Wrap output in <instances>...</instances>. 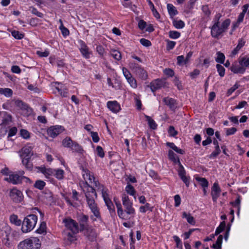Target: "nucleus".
<instances>
[{
    "mask_svg": "<svg viewBox=\"0 0 249 249\" xmlns=\"http://www.w3.org/2000/svg\"><path fill=\"white\" fill-rule=\"evenodd\" d=\"M82 162V161H81V174L85 183H83V185L80 184V186L85 194L88 207L95 217L100 218V209L95 200L97 197V194L93 187L88 184V181L91 183L93 180V182L96 187L100 186V183L98 181L95 180L94 177L91 174L89 169L87 168L88 163L84 160L83 162Z\"/></svg>",
    "mask_w": 249,
    "mask_h": 249,
    "instance_id": "nucleus-1",
    "label": "nucleus"
},
{
    "mask_svg": "<svg viewBox=\"0 0 249 249\" xmlns=\"http://www.w3.org/2000/svg\"><path fill=\"white\" fill-rule=\"evenodd\" d=\"M65 226L69 231L67 233V237L65 239L70 244L77 240V233L78 232V225L77 223L71 218H65L63 220Z\"/></svg>",
    "mask_w": 249,
    "mask_h": 249,
    "instance_id": "nucleus-2",
    "label": "nucleus"
},
{
    "mask_svg": "<svg viewBox=\"0 0 249 249\" xmlns=\"http://www.w3.org/2000/svg\"><path fill=\"white\" fill-rule=\"evenodd\" d=\"M231 23L230 19H225L220 25V24H213L211 27V35L212 37L218 38L222 34L226 31Z\"/></svg>",
    "mask_w": 249,
    "mask_h": 249,
    "instance_id": "nucleus-3",
    "label": "nucleus"
},
{
    "mask_svg": "<svg viewBox=\"0 0 249 249\" xmlns=\"http://www.w3.org/2000/svg\"><path fill=\"white\" fill-rule=\"evenodd\" d=\"M37 221V217L35 214H29L24 218L21 230L23 232L31 231L35 227Z\"/></svg>",
    "mask_w": 249,
    "mask_h": 249,
    "instance_id": "nucleus-4",
    "label": "nucleus"
},
{
    "mask_svg": "<svg viewBox=\"0 0 249 249\" xmlns=\"http://www.w3.org/2000/svg\"><path fill=\"white\" fill-rule=\"evenodd\" d=\"M123 205L124 207V212L126 214V216L127 217L128 220L131 219V217H134L135 214V210L133 207V203L129 199V197L126 195H124L122 196Z\"/></svg>",
    "mask_w": 249,
    "mask_h": 249,
    "instance_id": "nucleus-5",
    "label": "nucleus"
},
{
    "mask_svg": "<svg viewBox=\"0 0 249 249\" xmlns=\"http://www.w3.org/2000/svg\"><path fill=\"white\" fill-rule=\"evenodd\" d=\"M130 68L141 79L145 80L147 79L148 75L146 71L140 66L138 64L131 62L129 64Z\"/></svg>",
    "mask_w": 249,
    "mask_h": 249,
    "instance_id": "nucleus-6",
    "label": "nucleus"
},
{
    "mask_svg": "<svg viewBox=\"0 0 249 249\" xmlns=\"http://www.w3.org/2000/svg\"><path fill=\"white\" fill-rule=\"evenodd\" d=\"M100 188H101L102 197H103L104 200L107 207V209L111 214H115V207L112 202L109 198L108 194L107 193L103 186H100L98 189H99Z\"/></svg>",
    "mask_w": 249,
    "mask_h": 249,
    "instance_id": "nucleus-7",
    "label": "nucleus"
},
{
    "mask_svg": "<svg viewBox=\"0 0 249 249\" xmlns=\"http://www.w3.org/2000/svg\"><path fill=\"white\" fill-rule=\"evenodd\" d=\"M39 245L36 243V241L26 239L21 242L18 245V249H39Z\"/></svg>",
    "mask_w": 249,
    "mask_h": 249,
    "instance_id": "nucleus-8",
    "label": "nucleus"
},
{
    "mask_svg": "<svg viewBox=\"0 0 249 249\" xmlns=\"http://www.w3.org/2000/svg\"><path fill=\"white\" fill-rule=\"evenodd\" d=\"M23 179L29 180V178L17 174H12L8 177L5 178L4 180L13 184L21 183Z\"/></svg>",
    "mask_w": 249,
    "mask_h": 249,
    "instance_id": "nucleus-9",
    "label": "nucleus"
},
{
    "mask_svg": "<svg viewBox=\"0 0 249 249\" xmlns=\"http://www.w3.org/2000/svg\"><path fill=\"white\" fill-rule=\"evenodd\" d=\"M9 196L11 199L16 203L20 202L23 200L22 193L16 188H13L10 191Z\"/></svg>",
    "mask_w": 249,
    "mask_h": 249,
    "instance_id": "nucleus-10",
    "label": "nucleus"
},
{
    "mask_svg": "<svg viewBox=\"0 0 249 249\" xmlns=\"http://www.w3.org/2000/svg\"><path fill=\"white\" fill-rule=\"evenodd\" d=\"M84 235L90 241H93L96 239L97 234L92 226L89 227L81 231Z\"/></svg>",
    "mask_w": 249,
    "mask_h": 249,
    "instance_id": "nucleus-11",
    "label": "nucleus"
},
{
    "mask_svg": "<svg viewBox=\"0 0 249 249\" xmlns=\"http://www.w3.org/2000/svg\"><path fill=\"white\" fill-rule=\"evenodd\" d=\"M165 81L164 80L157 79L151 82L149 87L153 92L165 86Z\"/></svg>",
    "mask_w": 249,
    "mask_h": 249,
    "instance_id": "nucleus-12",
    "label": "nucleus"
},
{
    "mask_svg": "<svg viewBox=\"0 0 249 249\" xmlns=\"http://www.w3.org/2000/svg\"><path fill=\"white\" fill-rule=\"evenodd\" d=\"M63 129L61 126H54L50 127L47 130L48 135L53 138L62 132Z\"/></svg>",
    "mask_w": 249,
    "mask_h": 249,
    "instance_id": "nucleus-13",
    "label": "nucleus"
},
{
    "mask_svg": "<svg viewBox=\"0 0 249 249\" xmlns=\"http://www.w3.org/2000/svg\"><path fill=\"white\" fill-rule=\"evenodd\" d=\"M81 48L79 49L82 56L86 59H89L92 53L89 47L82 40L80 41Z\"/></svg>",
    "mask_w": 249,
    "mask_h": 249,
    "instance_id": "nucleus-14",
    "label": "nucleus"
},
{
    "mask_svg": "<svg viewBox=\"0 0 249 249\" xmlns=\"http://www.w3.org/2000/svg\"><path fill=\"white\" fill-rule=\"evenodd\" d=\"M88 219L89 216L87 215H84L82 214L80 216V220L79 221V231H81L90 226L88 224Z\"/></svg>",
    "mask_w": 249,
    "mask_h": 249,
    "instance_id": "nucleus-15",
    "label": "nucleus"
},
{
    "mask_svg": "<svg viewBox=\"0 0 249 249\" xmlns=\"http://www.w3.org/2000/svg\"><path fill=\"white\" fill-rule=\"evenodd\" d=\"M178 174L182 181L185 184L187 187H189L190 184V177L186 176V172L182 166L180 165L178 169Z\"/></svg>",
    "mask_w": 249,
    "mask_h": 249,
    "instance_id": "nucleus-16",
    "label": "nucleus"
},
{
    "mask_svg": "<svg viewBox=\"0 0 249 249\" xmlns=\"http://www.w3.org/2000/svg\"><path fill=\"white\" fill-rule=\"evenodd\" d=\"M231 71L234 73H244L246 71V68L241 66L237 61H234L230 67Z\"/></svg>",
    "mask_w": 249,
    "mask_h": 249,
    "instance_id": "nucleus-17",
    "label": "nucleus"
},
{
    "mask_svg": "<svg viewBox=\"0 0 249 249\" xmlns=\"http://www.w3.org/2000/svg\"><path fill=\"white\" fill-rule=\"evenodd\" d=\"M221 189L218 185V183L214 182L212 188L211 195L213 202H216L217 198L219 197Z\"/></svg>",
    "mask_w": 249,
    "mask_h": 249,
    "instance_id": "nucleus-18",
    "label": "nucleus"
},
{
    "mask_svg": "<svg viewBox=\"0 0 249 249\" xmlns=\"http://www.w3.org/2000/svg\"><path fill=\"white\" fill-rule=\"evenodd\" d=\"M22 154L21 157L23 159L31 158L33 156V151L32 146L26 145L22 148Z\"/></svg>",
    "mask_w": 249,
    "mask_h": 249,
    "instance_id": "nucleus-19",
    "label": "nucleus"
},
{
    "mask_svg": "<svg viewBox=\"0 0 249 249\" xmlns=\"http://www.w3.org/2000/svg\"><path fill=\"white\" fill-rule=\"evenodd\" d=\"M63 145L64 147H69L72 150L76 151L77 145L76 143H73L70 138L67 137L62 141Z\"/></svg>",
    "mask_w": 249,
    "mask_h": 249,
    "instance_id": "nucleus-20",
    "label": "nucleus"
},
{
    "mask_svg": "<svg viewBox=\"0 0 249 249\" xmlns=\"http://www.w3.org/2000/svg\"><path fill=\"white\" fill-rule=\"evenodd\" d=\"M15 103L16 106L19 107L21 110L26 111V112L29 114H31L32 109L26 104L19 100L15 101Z\"/></svg>",
    "mask_w": 249,
    "mask_h": 249,
    "instance_id": "nucleus-21",
    "label": "nucleus"
},
{
    "mask_svg": "<svg viewBox=\"0 0 249 249\" xmlns=\"http://www.w3.org/2000/svg\"><path fill=\"white\" fill-rule=\"evenodd\" d=\"M107 107L113 112L116 113L121 109L120 106L116 101H108L107 103Z\"/></svg>",
    "mask_w": 249,
    "mask_h": 249,
    "instance_id": "nucleus-22",
    "label": "nucleus"
},
{
    "mask_svg": "<svg viewBox=\"0 0 249 249\" xmlns=\"http://www.w3.org/2000/svg\"><path fill=\"white\" fill-rule=\"evenodd\" d=\"M163 101L165 105L168 106L172 110H175L177 107L176 101L171 98L165 97L164 98Z\"/></svg>",
    "mask_w": 249,
    "mask_h": 249,
    "instance_id": "nucleus-23",
    "label": "nucleus"
},
{
    "mask_svg": "<svg viewBox=\"0 0 249 249\" xmlns=\"http://www.w3.org/2000/svg\"><path fill=\"white\" fill-rule=\"evenodd\" d=\"M116 205V207L117 209V213L119 216V217L124 220H128V218L127 216H126V214L124 212V210H123L121 204L119 201L116 202L115 203Z\"/></svg>",
    "mask_w": 249,
    "mask_h": 249,
    "instance_id": "nucleus-24",
    "label": "nucleus"
},
{
    "mask_svg": "<svg viewBox=\"0 0 249 249\" xmlns=\"http://www.w3.org/2000/svg\"><path fill=\"white\" fill-rule=\"evenodd\" d=\"M168 157L169 159L173 161L174 162L178 163L179 167H180V165L181 164L180 163L179 160L173 151L169 150Z\"/></svg>",
    "mask_w": 249,
    "mask_h": 249,
    "instance_id": "nucleus-25",
    "label": "nucleus"
},
{
    "mask_svg": "<svg viewBox=\"0 0 249 249\" xmlns=\"http://www.w3.org/2000/svg\"><path fill=\"white\" fill-rule=\"evenodd\" d=\"M238 62L241 67L246 68L249 66V57H243L239 58Z\"/></svg>",
    "mask_w": 249,
    "mask_h": 249,
    "instance_id": "nucleus-26",
    "label": "nucleus"
},
{
    "mask_svg": "<svg viewBox=\"0 0 249 249\" xmlns=\"http://www.w3.org/2000/svg\"><path fill=\"white\" fill-rule=\"evenodd\" d=\"M10 222L16 226H20L21 223V221L18 218V217L16 214H12L10 217Z\"/></svg>",
    "mask_w": 249,
    "mask_h": 249,
    "instance_id": "nucleus-27",
    "label": "nucleus"
},
{
    "mask_svg": "<svg viewBox=\"0 0 249 249\" xmlns=\"http://www.w3.org/2000/svg\"><path fill=\"white\" fill-rule=\"evenodd\" d=\"M183 218H186L187 222L191 225H194L196 223L194 218L190 214H187L186 212H183L182 213Z\"/></svg>",
    "mask_w": 249,
    "mask_h": 249,
    "instance_id": "nucleus-28",
    "label": "nucleus"
},
{
    "mask_svg": "<svg viewBox=\"0 0 249 249\" xmlns=\"http://www.w3.org/2000/svg\"><path fill=\"white\" fill-rule=\"evenodd\" d=\"M196 179L199 183L200 185L203 188H207L208 186V181L204 178L196 177Z\"/></svg>",
    "mask_w": 249,
    "mask_h": 249,
    "instance_id": "nucleus-29",
    "label": "nucleus"
},
{
    "mask_svg": "<svg viewBox=\"0 0 249 249\" xmlns=\"http://www.w3.org/2000/svg\"><path fill=\"white\" fill-rule=\"evenodd\" d=\"M0 94H3L6 97H11L12 95L13 91L12 89L8 88H0Z\"/></svg>",
    "mask_w": 249,
    "mask_h": 249,
    "instance_id": "nucleus-30",
    "label": "nucleus"
},
{
    "mask_svg": "<svg viewBox=\"0 0 249 249\" xmlns=\"http://www.w3.org/2000/svg\"><path fill=\"white\" fill-rule=\"evenodd\" d=\"M12 121V116L11 115L7 114V112L4 113V117L2 120V122L1 124L6 125H8L10 122Z\"/></svg>",
    "mask_w": 249,
    "mask_h": 249,
    "instance_id": "nucleus-31",
    "label": "nucleus"
},
{
    "mask_svg": "<svg viewBox=\"0 0 249 249\" xmlns=\"http://www.w3.org/2000/svg\"><path fill=\"white\" fill-rule=\"evenodd\" d=\"M111 56L116 60L119 61L121 59L122 55L121 53L116 50H111L110 51Z\"/></svg>",
    "mask_w": 249,
    "mask_h": 249,
    "instance_id": "nucleus-32",
    "label": "nucleus"
},
{
    "mask_svg": "<svg viewBox=\"0 0 249 249\" xmlns=\"http://www.w3.org/2000/svg\"><path fill=\"white\" fill-rule=\"evenodd\" d=\"M145 118L150 127L151 129H155L157 126L155 122L149 116H145Z\"/></svg>",
    "mask_w": 249,
    "mask_h": 249,
    "instance_id": "nucleus-33",
    "label": "nucleus"
},
{
    "mask_svg": "<svg viewBox=\"0 0 249 249\" xmlns=\"http://www.w3.org/2000/svg\"><path fill=\"white\" fill-rule=\"evenodd\" d=\"M167 9L170 16H174L177 14L176 8L171 4H167Z\"/></svg>",
    "mask_w": 249,
    "mask_h": 249,
    "instance_id": "nucleus-34",
    "label": "nucleus"
},
{
    "mask_svg": "<svg viewBox=\"0 0 249 249\" xmlns=\"http://www.w3.org/2000/svg\"><path fill=\"white\" fill-rule=\"evenodd\" d=\"M173 23L174 27L177 29L183 28L185 26L184 22L181 20H175L173 21Z\"/></svg>",
    "mask_w": 249,
    "mask_h": 249,
    "instance_id": "nucleus-35",
    "label": "nucleus"
},
{
    "mask_svg": "<svg viewBox=\"0 0 249 249\" xmlns=\"http://www.w3.org/2000/svg\"><path fill=\"white\" fill-rule=\"evenodd\" d=\"M45 184L46 183L44 181L41 180H37L34 184V187L39 190H42L45 186Z\"/></svg>",
    "mask_w": 249,
    "mask_h": 249,
    "instance_id": "nucleus-36",
    "label": "nucleus"
},
{
    "mask_svg": "<svg viewBox=\"0 0 249 249\" xmlns=\"http://www.w3.org/2000/svg\"><path fill=\"white\" fill-rule=\"evenodd\" d=\"M217 57L215 59V61L216 62L220 63L221 64L224 63V60H225V55L224 54L220 52H218L217 53Z\"/></svg>",
    "mask_w": 249,
    "mask_h": 249,
    "instance_id": "nucleus-37",
    "label": "nucleus"
},
{
    "mask_svg": "<svg viewBox=\"0 0 249 249\" xmlns=\"http://www.w3.org/2000/svg\"><path fill=\"white\" fill-rule=\"evenodd\" d=\"M226 223L224 221L221 222L219 226L217 228L215 232V235H217L221 233L225 228Z\"/></svg>",
    "mask_w": 249,
    "mask_h": 249,
    "instance_id": "nucleus-38",
    "label": "nucleus"
},
{
    "mask_svg": "<svg viewBox=\"0 0 249 249\" xmlns=\"http://www.w3.org/2000/svg\"><path fill=\"white\" fill-rule=\"evenodd\" d=\"M30 160L31 158L22 159V163L29 169H31L33 167V164Z\"/></svg>",
    "mask_w": 249,
    "mask_h": 249,
    "instance_id": "nucleus-39",
    "label": "nucleus"
},
{
    "mask_svg": "<svg viewBox=\"0 0 249 249\" xmlns=\"http://www.w3.org/2000/svg\"><path fill=\"white\" fill-rule=\"evenodd\" d=\"M216 67L217 68V71L219 73V75L221 77H223L225 75V69L224 68V67L220 64H217L216 65Z\"/></svg>",
    "mask_w": 249,
    "mask_h": 249,
    "instance_id": "nucleus-40",
    "label": "nucleus"
},
{
    "mask_svg": "<svg viewBox=\"0 0 249 249\" xmlns=\"http://www.w3.org/2000/svg\"><path fill=\"white\" fill-rule=\"evenodd\" d=\"M11 34L12 36L17 39H21L24 37V35L18 31H13Z\"/></svg>",
    "mask_w": 249,
    "mask_h": 249,
    "instance_id": "nucleus-41",
    "label": "nucleus"
},
{
    "mask_svg": "<svg viewBox=\"0 0 249 249\" xmlns=\"http://www.w3.org/2000/svg\"><path fill=\"white\" fill-rule=\"evenodd\" d=\"M46 225L45 222L41 223L39 228L36 230L38 233H43L46 232Z\"/></svg>",
    "mask_w": 249,
    "mask_h": 249,
    "instance_id": "nucleus-42",
    "label": "nucleus"
},
{
    "mask_svg": "<svg viewBox=\"0 0 249 249\" xmlns=\"http://www.w3.org/2000/svg\"><path fill=\"white\" fill-rule=\"evenodd\" d=\"M127 81L129 83V84H130V86L132 88H133L134 89H136L137 87V81L135 80V79L134 77H133L132 76H131L130 78H128L127 80Z\"/></svg>",
    "mask_w": 249,
    "mask_h": 249,
    "instance_id": "nucleus-43",
    "label": "nucleus"
},
{
    "mask_svg": "<svg viewBox=\"0 0 249 249\" xmlns=\"http://www.w3.org/2000/svg\"><path fill=\"white\" fill-rule=\"evenodd\" d=\"M125 191L131 196H134L135 194V189L131 185H127L125 188Z\"/></svg>",
    "mask_w": 249,
    "mask_h": 249,
    "instance_id": "nucleus-44",
    "label": "nucleus"
},
{
    "mask_svg": "<svg viewBox=\"0 0 249 249\" xmlns=\"http://www.w3.org/2000/svg\"><path fill=\"white\" fill-rule=\"evenodd\" d=\"M169 36L171 38L176 39L180 36V34L178 31H171L169 32Z\"/></svg>",
    "mask_w": 249,
    "mask_h": 249,
    "instance_id": "nucleus-45",
    "label": "nucleus"
},
{
    "mask_svg": "<svg viewBox=\"0 0 249 249\" xmlns=\"http://www.w3.org/2000/svg\"><path fill=\"white\" fill-rule=\"evenodd\" d=\"M223 240V236L222 235H220L217 239L216 243L213 245V248H215V247H217L219 248H221V244Z\"/></svg>",
    "mask_w": 249,
    "mask_h": 249,
    "instance_id": "nucleus-46",
    "label": "nucleus"
},
{
    "mask_svg": "<svg viewBox=\"0 0 249 249\" xmlns=\"http://www.w3.org/2000/svg\"><path fill=\"white\" fill-rule=\"evenodd\" d=\"M220 151L219 147L217 146L215 147V150L209 156V158L210 159H213L216 157L220 154Z\"/></svg>",
    "mask_w": 249,
    "mask_h": 249,
    "instance_id": "nucleus-47",
    "label": "nucleus"
},
{
    "mask_svg": "<svg viewBox=\"0 0 249 249\" xmlns=\"http://www.w3.org/2000/svg\"><path fill=\"white\" fill-rule=\"evenodd\" d=\"M240 202H241L240 198L239 196H238L237 197V198L235 200L234 202H231V204H232V205L233 207H237L238 208V212H237L238 214H239V211H240L239 205H240Z\"/></svg>",
    "mask_w": 249,
    "mask_h": 249,
    "instance_id": "nucleus-48",
    "label": "nucleus"
},
{
    "mask_svg": "<svg viewBox=\"0 0 249 249\" xmlns=\"http://www.w3.org/2000/svg\"><path fill=\"white\" fill-rule=\"evenodd\" d=\"M90 136L92 137V140L94 142H97L99 141V137L97 132L90 131Z\"/></svg>",
    "mask_w": 249,
    "mask_h": 249,
    "instance_id": "nucleus-49",
    "label": "nucleus"
},
{
    "mask_svg": "<svg viewBox=\"0 0 249 249\" xmlns=\"http://www.w3.org/2000/svg\"><path fill=\"white\" fill-rule=\"evenodd\" d=\"M148 210L152 211L150 208V204L149 203H146L145 205L142 206L140 207V211L141 213H145Z\"/></svg>",
    "mask_w": 249,
    "mask_h": 249,
    "instance_id": "nucleus-50",
    "label": "nucleus"
},
{
    "mask_svg": "<svg viewBox=\"0 0 249 249\" xmlns=\"http://www.w3.org/2000/svg\"><path fill=\"white\" fill-rule=\"evenodd\" d=\"M173 238L176 243L177 248H179V249H182V243H181V241L180 239H179V238L178 236L175 235L173 236Z\"/></svg>",
    "mask_w": 249,
    "mask_h": 249,
    "instance_id": "nucleus-51",
    "label": "nucleus"
},
{
    "mask_svg": "<svg viewBox=\"0 0 249 249\" xmlns=\"http://www.w3.org/2000/svg\"><path fill=\"white\" fill-rule=\"evenodd\" d=\"M96 51L98 54L102 57H103L106 53L104 48L101 45L97 46Z\"/></svg>",
    "mask_w": 249,
    "mask_h": 249,
    "instance_id": "nucleus-52",
    "label": "nucleus"
},
{
    "mask_svg": "<svg viewBox=\"0 0 249 249\" xmlns=\"http://www.w3.org/2000/svg\"><path fill=\"white\" fill-rule=\"evenodd\" d=\"M177 63L179 65H181L182 64H186L187 63H185V58H184L183 55H180L177 57Z\"/></svg>",
    "mask_w": 249,
    "mask_h": 249,
    "instance_id": "nucleus-53",
    "label": "nucleus"
},
{
    "mask_svg": "<svg viewBox=\"0 0 249 249\" xmlns=\"http://www.w3.org/2000/svg\"><path fill=\"white\" fill-rule=\"evenodd\" d=\"M97 155L101 158H103L105 156L104 152L102 147L100 146H97L96 147Z\"/></svg>",
    "mask_w": 249,
    "mask_h": 249,
    "instance_id": "nucleus-54",
    "label": "nucleus"
},
{
    "mask_svg": "<svg viewBox=\"0 0 249 249\" xmlns=\"http://www.w3.org/2000/svg\"><path fill=\"white\" fill-rule=\"evenodd\" d=\"M59 29L61 30L62 35L64 36H66L69 34V30L67 28H66V27H65L63 25L60 26Z\"/></svg>",
    "mask_w": 249,
    "mask_h": 249,
    "instance_id": "nucleus-55",
    "label": "nucleus"
},
{
    "mask_svg": "<svg viewBox=\"0 0 249 249\" xmlns=\"http://www.w3.org/2000/svg\"><path fill=\"white\" fill-rule=\"evenodd\" d=\"M64 171L61 169H58L56 171L55 177L59 179H61L63 178Z\"/></svg>",
    "mask_w": 249,
    "mask_h": 249,
    "instance_id": "nucleus-56",
    "label": "nucleus"
},
{
    "mask_svg": "<svg viewBox=\"0 0 249 249\" xmlns=\"http://www.w3.org/2000/svg\"><path fill=\"white\" fill-rule=\"evenodd\" d=\"M168 133L170 136L174 137L177 135V131L175 130V128L173 126H170L168 129Z\"/></svg>",
    "mask_w": 249,
    "mask_h": 249,
    "instance_id": "nucleus-57",
    "label": "nucleus"
},
{
    "mask_svg": "<svg viewBox=\"0 0 249 249\" xmlns=\"http://www.w3.org/2000/svg\"><path fill=\"white\" fill-rule=\"evenodd\" d=\"M21 137L24 139H28L30 137L29 132L25 129H21L20 132Z\"/></svg>",
    "mask_w": 249,
    "mask_h": 249,
    "instance_id": "nucleus-58",
    "label": "nucleus"
},
{
    "mask_svg": "<svg viewBox=\"0 0 249 249\" xmlns=\"http://www.w3.org/2000/svg\"><path fill=\"white\" fill-rule=\"evenodd\" d=\"M222 15L220 13H217L213 19V24H220V19L221 18Z\"/></svg>",
    "mask_w": 249,
    "mask_h": 249,
    "instance_id": "nucleus-59",
    "label": "nucleus"
},
{
    "mask_svg": "<svg viewBox=\"0 0 249 249\" xmlns=\"http://www.w3.org/2000/svg\"><path fill=\"white\" fill-rule=\"evenodd\" d=\"M18 129L16 127H13L10 129L8 136V137H10L15 135L17 132Z\"/></svg>",
    "mask_w": 249,
    "mask_h": 249,
    "instance_id": "nucleus-60",
    "label": "nucleus"
},
{
    "mask_svg": "<svg viewBox=\"0 0 249 249\" xmlns=\"http://www.w3.org/2000/svg\"><path fill=\"white\" fill-rule=\"evenodd\" d=\"M30 8L31 9V12L33 14L40 18H42L43 17V14L38 12L36 8L34 7H31Z\"/></svg>",
    "mask_w": 249,
    "mask_h": 249,
    "instance_id": "nucleus-61",
    "label": "nucleus"
},
{
    "mask_svg": "<svg viewBox=\"0 0 249 249\" xmlns=\"http://www.w3.org/2000/svg\"><path fill=\"white\" fill-rule=\"evenodd\" d=\"M141 43L144 46L148 47L151 45V42L145 38H142L140 39Z\"/></svg>",
    "mask_w": 249,
    "mask_h": 249,
    "instance_id": "nucleus-62",
    "label": "nucleus"
},
{
    "mask_svg": "<svg viewBox=\"0 0 249 249\" xmlns=\"http://www.w3.org/2000/svg\"><path fill=\"white\" fill-rule=\"evenodd\" d=\"M164 73L165 75H168L170 77H172L174 75V71L173 70L171 69H165L164 70Z\"/></svg>",
    "mask_w": 249,
    "mask_h": 249,
    "instance_id": "nucleus-63",
    "label": "nucleus"
},
{
    "mask_svg": "<svg viewBox=\"0 0 249 249\" xmlns=\"http://www.w3.org/2000/svg\"><path fill=\"white\" fill-rule=\"evenodd\" d=\"M200 73L199 70L197 69L194 70L192 72H190V76L192 78H195L197 75H198Z\"/></svg>",
    "mask_w": 249,
    "mask_h": 249,
    "instance_id": "nucleus-64",
    "label": "nucleus"
}]
</instances>
